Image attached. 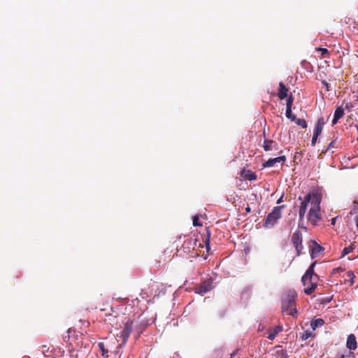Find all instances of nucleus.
I'll list each match as a JSON object with an SVG mask.
<instances>
[{
    "label": "nucleus",
    "instance_id": "1",
    "mask_svg": "<svg viewBox=\"0 0 358 358\" xmlns=\"http://www.w3.org/2000/svg\"><path fill=\"white\" fill-rule=\"evenodd\" d=\"M210 231L209 229H206V237L203 238L202 241L205 243L206 254H205L204 251L201 250L204 248L203 243L198 239L192 237H189L185 240L181 249L187 254L192 252L195 256H204L206 258V256L210 254Z\"/></svg>",
    "mask_w": 358,
    "mask_h": 358
},
{
    "label": "nucleus",
    "instance_id": "2",
    "mask_svg": "<svg viewBox=\"0 0 358 358\" xmlns=\"http://www.w3.org/2000/svg\"><path fill=\"white\" fill-rule=\"evenodd\" d=\"M316 263L317 262H314L301 278V281L305 287L304 293L307 295L313 294L317 285L319 277L314 272V267Z\"/></svg>",
    "mask_w": 358,
    "mask_h": 358
},
{
    "label": "nucleus",
    "instance_id": "3",
    "mask_svg": "<svg viewBox=\"0 0 358 358\" xmlns=\"http://www.w3.org/2000/svg\"><path fill=\"white\" fill-rule=\"evenodd\" d=\"M321 200L322 196L320 194L313 193V198L312 199L311 206L310 207L307 219L308 221L314 226L318 225V222L322 220V215L320 213Z\"/></svg>",
    "mask_w": 358,
    "mask_h": 358
},
{
    "label": "nucleus",
    "instance_id": "4",
    "mask_svg": "<svg viewBox=\"0 0 358 358\" xmlns=\"http://www.w3.org/2000/svg\"><path fill=\"white\" fill-rule=\"evenodd\" d=\"M297 294L294 290H289L283 296L282 301V310L287 315L295 316L297 310L295 308V299Z\"/></svg>",
    "mask_w": 358,
    "mask_h": 358
},
{
    "label": "nucleus",
    "instance_id": "5",
    "mask_svg": "<svg viewBox=\"0 0 358 358\" xmlns=\"http://www.w3.org/2000/svg\"><path fill=\"white\" fill-rule=\"evenodd\" d=\"M285 207L284 205L280 206H275L273 208L272 212L268 213L265 219L264 226L265 227H272L282 216L281 209Z\"/></svg>",
    "mask_w": 358,
    "mask_h": 358
},
{
    "label": "nucleus",
    "instance_id": "6",
    "mask_svg": "<svg viewBox=\"0 0 358 358\" xmlns=\"http://www.w3.org/2000/svg\"><path fill=\"white\" fill-rule=\"evenodd\" d=\"M313 198V193L308 194L304 196V199L303 200L301 196L299 198V200H301V205L299 209V218L300 222H302L304 219L308 204L310 203V205L311 206Z\"/></svg>",
    "mask_w": 358,
    "mask_h": 358
},
{
    "label": "nucleus",
    "instance_id": "7",
    "mask_svg": "<svg viewBox=\"0 0 358 358\" xmlns=\"http://www.w3.org/2000/svg\"><path fill=\"white\" fill-rule=\"evenodd\" d=\"M213 289V280L210 278H208L201 282L200 285H197L194 288V292L196 294L203 295L204 294L208 292Z\"/></svg>",
    "mask_w": 358,
    "mask_h": 358
},
{
    "label": "nucleus",
    "instance_id": "8",
    "mask_svg": "<svg viewBox=\"0 0 358 358\" xmlns=\"http://www.w3.org/2000/svg\"><path fill=\"white\" fill-rule=\"evenodd\" d=\"M292 242L296 248L297 255L299 256L303 249L301 233L299 231L294 232L292 236Z\"/></svg>",
    "mask_w": 358,
    "mask_h": 358
},
{
    "label": "nucleus",
    "instance_id": "9",
    "mask_svg": "<svg viewBox=\"0 0 358 358\" xmlns=\"http://www.w3.org/2000/svg\"><path fill=\"white\" fill-rule=\"evenodd\" d=\"M132 324L133 322L131 320H128L125 324L122 331L120 334V337L122 339V342L125 343L129 337L131 332L132 331Z\"/></svg>",
    "mask_w": 358,
    "mask_h": 358
},
{
    "label": "nucleus",
    "instance_id": "10",
    "mask_svg": "<svg viewBox=\"0 0 358 358\" xmlns=\"http://www.w3.org/2000/svg\"><path fill=\"white\" fill-rule=\"evenodd\" d=\"M310 247V256H311L312 259H314V258L318 257L324 250V248L320 245H319L314 241H311Z\"/></svg>",
    "mask_w": 358,
    "mask_h": 358
},
{
    "label": "nucleus",
    "instance_id": "11",
    "mask_svg": "<svg viewBox=\"0 0 358 358\" xmlns=\"http://www.w3.org/2000/svg\"><path fill=\"white\" fill-rule=\"evenodd\" d=\"M286 161V157L284 155H281L278 157L275 158H271L268 161L264 162L262 164L263 167H272L276 163H282L284 164Z\"/></svg>",
    "mask_w": 358,
    "mask_h": 358
},
{
    "label": "nucleus",
    "instance_id": "12",
    "mask_svg": "<svg viewBox=\"0 0 358 358\" xmlns=\"http://www.w3.org/2000/svg\"><path fill=\"white\" fill-rule=\"evenodd\" d=\"M262 147L265 151L276 150L278 149V144L277 142L270 139H265Z\"/></svg>",
    "mask_w": 358,
    "mask_h": 358
},
{
    "label": "nucleus",
    "instance_id": "13",
    "mask_svg": "<svg viewBox=\"0 0 358 358\" xmlns=\"http://www.w3.org/2000/svg\"><path fill=\"white\" fill-rule=\"evenodd\" d=\"M346 347L350 351L355 350L357 348L356 337L354 334H350L347 338Z\"/></svg>",
    "mask_w": 358,
    "mask_h": 358
},
{
    "label": "nucleus",
    "instance_id": "14",
    "mask_svg": "<svg viewBox=\"0 0 358 358\" xmlns=\"http://www.w3.org/2000/svg\"><path fill=\"white\" fill-rule=\"evenodd\" d=\"M241 176L245 180H255L257 178V176L255 172L250 170L242 169L241 171Z\"/></svg>",
    "mask_w": 358,
    "mask_h": 358
},
{
    "label": "nucleus",
    "instance_id": "15",
    "mask_svg": "<svg viewBox=\"0 0 358 358\" xmlns=\"http://www.w3.org/2000/svg\"><path fill=\"white\" fill-rule=\"evenodd\" d=\"M287 92L288 89L286 87V86L282 83H280L278 92V96L279 99L282 100L286 98L288 96Z\"/></svg>",
    "mask_w": 358,
    "mask_h": 358
},
{
    "label": "nucleus",
    "instance_id": "16",
    "mask_svg": "<svg viewBox=\"0 0 358 358\" xmlns=\"http://www.w3.org/2000/svg\"><path fill=\"white\" fill-rule=\"evenodd\" d=\"M324 124L323 118H320L317 121L315 127L314 128L313 134L314 136H320L322 131L323 126Z\"/></svg>",
    "mask_w": 358,
    "mask_h": 358
},
{
    "label": "nucleus",
    "instance_id": "17",
    "mask_svg": "<svg viewBox=\"0 0 358 358\" xmlns=\"http://www.w3.org/2000/svg\"><path fill=\"white\" fill-rule=\"evenodd\" d=\"M282 331V326H276L273 331L271 330H268V336H267V338L269 339V340H273L275 336Z\"/></svg>",
    "mask_w": 358,
    "mask_h": 358
},
{
    "label": "nucleus",
    "instance_id": "18",
    "mask_svg": "<svg viewBox=\"0 0 358 358\" xmlns=\"http://www.w3.org/2000/svg\"><path fill=\"white\" fill-rule=\"evenodd\" d=\"M277 348L280 349L276 350L275 352L272 355L273 358H288L287 352L285 350L282 349L281 346H278Z\"/></svg>",
    "mask_w": 358,
    "mask_h": 358
},
{
    "label": "nucleus",
    "instance_id": "19",
    "mask_svg": "<svg viewBox=\"0 0 358 358\" xmlns=\"http://www.w3.org/2000/svg\"><path fill=\"white\" fill-rule=\"evenodd\" d=\"M67 334H68V341H66V336H64V341H66V342L69 341L70 345H73L72 342H71V341H70V340H71L72 338H73V337L77 338V337H78V336H80V337L81 336V335H80V334H77L75 331L71 330V329H69V330L67 331Z\"/></svg>",
    "mask_w": 358,
    "mask_h": 358
},
{
    "label": "nucleus",
    "instance_id": "20",
    "mask_svg": "<svg viewBox=\"0 0 358 358\" xmlns=\"http://www.w3.org/2000/svg\"><path fill=\"white\" fill-rule=\"evenodd\" d=\"M324 324V322L322 319H316L311 322V327L313 329H315L317 327H321Z\"/></svg>",
    "mask_w": 358,
    "mask_h": 358
},
{
    "label": "nucleus",
    "instance_id": "21",
    "mask_svg": "<svg viewBox=\"0 0 358 358\" xmlns=\"http://www.w3.org/2000/svg\"><path fill=\"white\" fill-rule=\"evenodd\" d=\"M98 347H99V349L101 350V355L102 356L105 357H108V351L107 349L105 348V345L103 342H100L98 343Z\"/></svg>",
    "mask_w": 358,
    "mask_h": 358
},
{
    "label": "nucleus",
    "instance_id": "22",
    "mask_svg": "<svg viewBox=\"0 0 358 358\" xmlns=\"http://www.w3.org/2000/svg\"><path fill=\"white\" fill-rule=\"evenodd\" d=\"M334 115L336 118L341 119L344 115V109L341 106L337 107L335 110Z\"/></svg>",
    "mask_w": 358,
    "mask_h": 358
},
{
    "label": "nucleus",
    "instance_id": "23",
    "mask_svg": "<svg viewBox=\"0 0 358 358\" xmlns=\"http://www.w3.org/2000/svg\"><path fill=\"white\" fill-rule=\"evenodd\" d=\"M354 243H352L350 245H349L348 247H345L343 251H342V256L341 257H344L345 255L350 253L351 252L353 251L354 250Z\"/></svg>",
    "mask_w": 358,
    "mask_h": 358
},
{
    "label": "nucleus",
    "instance_id": "24",
    "mask_svg": "<svg viewBox=\"0 0 358 358\" xmlns=\"http://www.w3.org/2000/svg\"><path fill=\"white\" fill-rule=\"evenodd\" d=\"M286 108H292L294 102V96L292 94L287 96Z\"/></svg>",
    "mask_w": 358,
    "mask_h": 358
},
{
    "label": "nucleus",
    "instance_id": "25",
    "mask_svg": "<svg viewBox=\"0 0 358 358\" xmlns=\"http://www.w3.org/2000/svg\"><path fill=\"white\" fill-rule=\"evenodd\" d=\"M286 117L292 121L296 120V116L292 113V108H286Z\"/></svg>",
    "mask_w": 358,
    "mask_h": 358
},
{
    "label": "nucleus",
    "instance_id": "26",
    "mask_svg": "<svg viewBox=\"0 0 358 358\" xmlns=\"http://www.w3.org/2000/svg\"><path fill=\"white\" fill-rule=\"evenodd\" d=\"M296 124L299 126H301L302 128L305 129L307 127L306 122L304 119H296L294 120Z\"/></svg>",
    "mask_w": 358,
    "mask_h": 358
},
{
    "label": "nucleus",
    "instance_id": "27",
    "mask_svg": "<svg viewBox=\"0 0 358 358\" xmlns=\"http://www.w3.org/2000/svg\"><path fill=\"white\" fill-rule=\"evenodd\" d=\"M312 335V333L308 331H304L301 336V338L302 341H306L307 340L308 338H310Z\"/></svg>",
    "mask_w": 358,
    "mask_h": 358
},
{
    "label": "nucleus",
    "instance_id": "28",
    "mask_svg": "<svg viewBox=\"0 0 358 358\" xmlns=\"http://www.w3.org/2000/svg\"><path fill=\"white\" fill-rule=\"evenodd\" d=\"M199 217L198 215H195L193 217V225L194 226H201L202 224L199 221Z\"/></svg>",
    "mask_w": 358,
    "mask_h": 358
},
{
    "label": "nucleus",
    "instance_id": "29",
    "mask_svg": "<svg viewBox=\"0 0 358 358\" xmlns=\"http://www.w3.org/2000/svg\"><path fill=\"white\" fill-rule=\"evenodd\" d=\"M344 268H342V267H337V268H335L332 270L331 271V274L332 275H334V274H336V273H342L344 271Z\"/></svg>",
    "mask_w": 358,
    "mask_h": 358
},
{
    "label": "nucleus",
    "instance_id": "30",
    "mask_svg": "<svg viewBox=\"0 0 358 358\" xmlns=\"http://www.w3.org/2000/svg\"><path fill=\"white\" fill-rule=\"evenodd\" d=\"M335 148V141H333L329 144L327 148L323 152L326 153L327 152L330 151L332 148Z\"/></svg>",
    "mask_w": 358,
    "mask_h": 358
},
{
    "label": "nucleus",
    "instance_id": "31",
    "mask_svg": "<svg viewBox=\"0 0 358 358\" xmlns=\"http://www.w3.org/2000/svg\"><path fill=\"white\" fill-rule=\"evenodd\" d=\"M347 275L350 278L351 280V282H350V285H352L354 283V278H355L354 273L352 271H348L347 273Z\"/></svg>",
    "mask_w": 358,
    "mask_h": 358
},
{
    "label": "nucleus",
    "instance_id": "32",
    "mask_svg": "<svg viewBox=\"0 0 358 358\" xmlns=\"http://www.w3.org/2000/svg\"><path fill=\"white\" fill-rule=\"evenodd\" d=\"M317 51L321 52V54H322V55H323V56H324L325 54H327V53H328V50H327V49H326V48H318L317 49Z\"/></svg>",
    "mask_w": 358,
    "mask_h": 358
},
{
    "label": "nucleus",
    "instance_id": "33",
    "mask_svg": "<svg viewBox=\"0 0 358 358\" xmlns=\"http://www.w3.org/2000/svg\"><path fill=\"white\" fill-rule=\"evenodd\" d=\"M163 256H164V255H161L159 256V259H155V262H156L155 264H159L162 262H165L166 261V259L164 258L162 259Z\"/></svg>",
    "mask_w": 358,
    "mask_h": 358
},
{
    "label": "nucleus",
    "instance_id": "34",
    "mask_svg": "<svg viewBox=\"0 0 358 358\" xmlns=\"http://www.w3.org/2000/svg\"><path fill=\"white\" fill-rule=\"evenodd\" d=\"M353 107V104L351 102L345 103V108L347 110H350Z\"/></svg>",
    "mask_w": 358,
    "mask_h": 358
},
{
    "label": "nucleus",
    "instance_id": "35",
    "mask_svg": "<svg viewBox=\"0 0 358 358\" xmlns=\"http://www.w3.org/2000/svg\"><path fill=\"white\" fill-rule=\"evenodd\" d=\"M317 137H318V136H314V135L313 136L312 141H311V145L313 146L315 145Z\"/></svg>",
    "mask_w": 358,
    "mask_h": 358
},
{
    "label": "nucleus",
    "instance_id": "36",
    "mask_svg": "<svg viewBox=\"0 0 358 358\" xmlns=\"http://www.w3.org/2000/svg\"><path fill=\"white\" fill-rule=\"evenodd\" d=\"M338 120H339V118H336V117L334 115V119L332 120V124L333 125L336 124Z\"/></svg>",
    "mask_w": 358,
    "mask_h": 358
},
{
    "label": "nucleus",
    "instance_id": "37",
    "mask_svg": "<svg viewBox=\"0 0 358 358\" xmlns=\"http://www.w3.org/2000/svg\"><path fill=\"white\" fill-rule=\"evenodd\" d=\"M336 217H334V218H332V219H331V224H332V225H334V224H335V223H336Z\"/></svg>",
    "mask_w": 358,
    "mask_h": 358
},
{
    "label": "nucleus",
    "instance_id": "38",
    "mask_svg": "<svg viewBox=\"0 0 358 358\" xmlns=\"http://www.w3.org/2000/svg\"><path fill=\"white\" fill-rule=\"evenodd\" d=\"M283 195L277 201V203H280L282 201Z\"/></svg>",
    "mask_w": 358,
    "mask_h": 358
},
{
    "label": "nucleus",
    "instance_id": "39",
    "mask_svg": "<svg viewBox=\"0 0 358 358\" xmlns=\"http://www.w3.org/2000/svg\"><path fill=\"white\" fill-rule=\"evenodd\" d=\"M355 222H356V226L358 228V215L355 217Z\"/></svg>",
    "mask_w": 358,
    "mask_h": 358
},
{
    "label": "nucleus",
    "instance_id": "40",
    "mask_svg": "<svg viewBox=\"0 0 358 358\" xmlns=\"http://www.w3.org/2000/svg\"><path fill=\"white\" fill-rule=\"evenodd\" d=\"M338 358H345V355H341L339 357H338Z\"/></svg>",
    "mask_w": 358,
    "mask_h": 358
},
{
    "label": "nucleus",
    "instance_id": "41",
    "mask_svg": "<svg viewBox=\"0 0 358 358\" xmlns=\"http://www.w3.org/2000/svg\"><path fill=\"white\" fill-rule=\"evenodd\" d=\"M353 355H354V352H349V355H348L349 357H350V356L353 357Z\"/></svg>",
    "mask_w": 358,
    "mask_h": 358
},
{
    "label": "nucleus",
    "instance_id": "42",
    "mask_svg": "<svg viewBox=\"0 0 358 358\" xmlns=\"http://www.w3.org/2000/svg\"><path fill=\"white\" fill-rule=\"evenodd\" d=\"M235 355H236V352H234L233 353H231L230 358H232Z\"/></svg>",
    "mask_w": 358,
    "mask_h": 358
},
{
    "label": "nucleus",
    "instance_id": "43",
    "mask_svg": "<svg viewBox=\"0 0 358 358\" xmlns=\"http://www.w3.org/2000/svg\"><path fill=\"white\" fill-rule=\"evenodd\" d=\"M246 211H247V212H250V208L249 207H248V208H246Z\"/></svg>",
    "mask_w": 358,
    "mask_h": 358
},
{
    "label": "nucleus",
    "instance_id": "44",
    "mask_svg": "<svg viewBox=\"0 0 358 358\" xmlns=\"http://www.w3.org/2000/svg\"><path fill=\"white\" fill-rule=\"evenodd\" d=\"M258 329H259V330L262 329V327H261V325H259V326Z\"/></svg>",
    "mask_w": 358,
    "mask_h": 358
},
{
    "label": "nucleus",
    "instance_id": "45",
    "mask_svg": "<svg viewBox=\"0 0 358 358\" xmlns=\"http://www.w3.org/2000/svg\"><path fill=\"white\" fill-rule=\"evenodd\" d=\"M258 329H259V330L262 329V327H261V325H259V326Z\"/></svg>",
    "mask_w": 358,
    "mask_h": 358
},
{
    "label": "nucleus",
    "instance_id": "46",
    "mask_svg": "<svg viewBox=\"0 0 358 358\" xmlns=\"http://www.w3.org/2000/svg\"><path fill=\"white\" fill-rule=\"evenodd\" d=\"M357 131H358V127H357Z\"/></svg>",
    "mask_w": 358,
    "mask_h": 358
}]
</instances>
